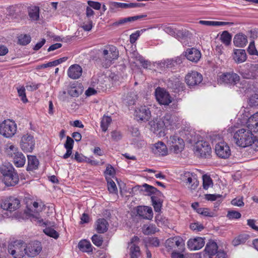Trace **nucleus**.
<instances>
[{"mask_svg": "<svg viewBox=\"0 0 258 258\" xmlns=\"http://www.w3.org/2000/svg\"><path fill=\"white\" fill-rule=\"evenodd\" d=\"M157 101L162 105H168L171 102L169 94L164 89L158 87L155 92Z\"/></svg>", "mask_w": 258, "mask_h": 258, "instance_id": "12", "label": "nucleus"}, {"mask_svg": "<svg viewBox=\"0 0 258 258\" xmlns=\"http://www.w3.org/2000/svg\"><path fill=\"white\" fill-rule=\"evenodd\" d=\"M26 246L23 241H14L8 246V251L14 258H22L25 254Z\"/></svg>", "mask_w": 258, "mask_h": 258, "instance_id": "4", "label": "nucleus"}, {"mask_svg": "<svg viewBox=\"0 0 258 258\" xmlns=\"http://www.w3.org/2000/svg\"><path fill=\"white\" fill-rule=\"evenodd\" d=\"M28 15L32 20L36 21L39 18V8L38 7L32 6L28 8Z\"/></svg>", "mask_w": 258, "mask_h": 258, "instance_id": "31", "label": "nucleus"}, {"mask_svg": "<svg viewBox=\"0 0 258 258\" xmlns=\"http://www.w3.org/2000/svg\"><path fill=\"white\" fill-rule=\"evenodd\" d=\"M242 77L246 79H253L255 78V74L248 71H245L241 73Z\"/></svg>", "mask_w": 258, "mask_h": 258, "instance_id": "57", "label": "nucleus"}, {"mask_svg": "<svg viewBox=\"0 0 258 258\" xmlns=\"http://www.w3.org/2000/svg\"><path fill=\"white\" fill-rule=\"evenodd\" d=\"M135 115L137 119L147 121L150 118L151 112L147 107L141 106L136 109Z\"/></svg>", "mask_w": 258, "mask_h": 258, "instance_id": "15", "label": "nucleus"}, {"mask_svg": "<svg viewBox=\"0 0 258 258\" xmlns=\"http://www.w3.org/2000/svg\"><path fill=\"white\" fill-rule=\"evenodd\" d=\"M185 80L187 85L191 87L199 84L203 80V77L198 72L191 71L186 75Z\"/></svg>", "mask_w": 258, "mask_h": 258, "instance_id": "14", "label": "nucleus"}, {"mask_svg": "<svg viewBox=\"0 0 258 258\" xmlns=\"http://www.w3.org/2000/svg\"><path fill=\"white\" fill-rule=\"evenodd\" d=\"M20 207V201L14 197H10L5 199L1 204L2 208L10 212L14 211Z\"/></svg>", "mask_w": 258, "mask_h": 258, "instance_id": "7", "label": "nucleus"}, {"mask_svg": "<svg viewBox=\"0 0 258 258\" xmlns=\"http://www.w3.org/2000/svg\"><path fill=\"white\" fill-rule=\"evenodd\" d=\"M92 241L95 245L100 246L102 244L103 238L101 236L95 234L92 237Z\"/></svg>", "mask_w": 258, "mask_h": 258, "instance_id": "50", "label": "nucleus"}, {"mask_svg": "<svg viewBox=\"0 0 258 258\" xmlns=\"http://www.w3.org/2000/svg\"><path fill=\"white\" fill-rule=\"evenodd\" d=\"M219 80L221 83L235 85L239 81L240 77L235 73L228 72L220 75Z\"/></svg>", "mask_w": 258, "mask_h": 258, "instance_id": "11", "label": "nucleus"}, {"mask_svg": "<svg viewBox=\"0 0 258 258\" xmlns=\"http://www.w3.org/2000/svg\"><path fill=\"white\" fill-rule=\"evenodd\" d=\"M137 214L144 219L151 220L153 217L152 209L148 206H138L137 208Z\"/></svg>", "mask_w": 258, "mask_h": 258, "instance_id": "17", "label": "nucleus"}, {"mask_svg": "<svg viewBox=\"0 0 258 258\" xmlns=\"http://www.w3.org/2000/svg\"><path fill=\"white\" fill-rule=\"evenodd\" d=\"M145 30H141L137 31L135 33L132 34L130 35V42L131 43H134L136 40L138 39V37L140 36V34L143 31Z\"/></svg>", "mask_w": 258, "mask_h": 258, "instance_id": "58", "label": "nucleus"}, {"mask_svg": "<svg viewBox=\"0 0 258 258\" xmlns=\"http://www.w3.org/2000/svg\"><path fill=\"white\" fill-rule=\"evenodd\" d=\"M129 246L131 258H139L141 254L140 247L135 243L129 244Z\"/></svg>", "mask_w": 258, "mask_h": 258, "instance_id": "30", "label": "nucleus"}, {"mask_svg": "<svg viewBox=\"0 0 258 258\" xmlns=\"http://www.w3.org/2000/svg\"><path fill=\"white\" fill-rule=\"evenodd\" d=\"M159 231L155 225H144L143 227V232L145 235L154 234Z\"/></svg>", "mask_w": 258, "mask_h": 258, "instance_id": "34", "label": "nucleus"}, {"mask_svg": "<svg viewBox=\"0 0 258 258\" xmlns=\"http://www.w3.org/2000/svg\"><path fill=\"white\" fill-rule=\"evenodd\" d=\"M233 43L237 47H244L247 43V37L242 34H237L234 37Z\"/></svg>", "mask_w": 258, "mask_h": 258, "instance_id": "24", "label": "nucleus"}, {"mask_svg": "<svg viewBox=\"0 0 258 258\" xmlns=\"http://www.w3.org/2000/svg\"><path fill=\"white\" fill-rule=\"evenodd\" d=\"M195 151L201 157L207 158L210 156L211 148L208 142L203 141H199L197 142L195 147Z\"/></svg>", "mask_w": 258, "mask_h": 258, "instance_id": "8", "label": "nucleus"}, {"mask_svg": "<svg viewBox=\"0 0 258 258\" xmlns=\"http://www.w3.org/2000/svg\"><path fill=\"white\" fill-rule=\"evenodd\" d=\"M20 146L22 150L24 151L31 152L35 146L33 137L29 134L24 135L21 138Z\"/></svg>", "mask_w": 258, "mask_h": 258, "instance_id": "10", "label": "nucleus"}, {"mask_svg": "<svg viewBox=\"0 0 258 258\" xmlns=\"http://www.w3.org/2000/svg\"><path fill=\"white\" fill-rule=\"evenodd\" d=\"M173 239L175 247H178L180 250H182L184 245L183 240L179 237H174Z\"/></svg>", "mask_w": 258, "mask_h": 258, "instance_id": "48", "label": "nucleus"}, {"mask_svg": "<svg viewBox=\"0 0 258 258\" xmlns=\"http://www.w3.org/2000/svg\"><path fill=\"white\" fill-rule=\"evenodd\" d=\"M82 74V68L79 64H75L71 66L68 71V76L73 79L79 78Z\"/></svg>", "mask_w": 258, "mask_h": 258, "instance_id": "19", "label": "nucleus"}, {"mask_svg": "<svg viewBox=\"0 0 258 258\" xmlns=\"http://www.w3.org/2000/svg\"><path fill=\"white\" fill-rule=\"evenodd\" d=\"M217 243L213 241H210L207 244L205 247V252L210 255H214L218 252Z\"/></svg>", "mask_w": 258, "mask_h": 258, "instance_id": "28", "label": "nucleus"}, {"mask_svg": "<svg viewBox=\"0 0 258 258\" xmlns=\"http://www.w3.org/2000/svg\"><path fill=\"white\" fill-rule=\"evenodd\" d=\"M18 93L19 96L21 97V100L24 103L28 102V99L26 98L25 89L24 87H22L19 89H18Z\"/></svg>", "mask_w": 258, "mask_h": 258, "instance_id": "55", "label": "nucleus"}, {"mask_svg": "<svg viewBox=\"0 0 258 258\" xmlns=\"http://www.w3.org/2000/svg\"><path fill=\"white\" fill-rule=\"evenodd\" d=\"M190 228L192 230H197L198 231H201L202 229H204V227L203 225L199 224L197 223H191L190 225Z\"/></svg>", "mask_w": 258, "mask_h": 258, "instance_id": "64", "label": "nucleus"}, {"mask_svg": "<svg viewBox=\"0 0 258 258\" xmlns=\"http://www.w3.org/2000/svg\"><path fill=\"white\" fill-rule=\"evenodd\" d=\"M220 39L226 45H229L231 41V35L228 31H224L221 35Z\"/></svg>", "mask_w": 258, "mask_h": 258, "instance_id": "41", "label": "nucleus"}, {"mask_svg": "<svg viewBox=\"0 0 258 258\" xmlns=\"http://www.w3.org/2000/svg\"><path fill=\"white\" fill-rule=\"evenodd\" d=\"M222 196L221 195L218 194H207L205 195V198L206 200L208 201H214L216 200L218 198H221Z\"/></svg>", "mask_w": 258, "mask_h": 258, "instance_id": "60", "label": "nucleus"}, {"mask_svg": "<svg viewBox=\"0 0 258 258\" xmlns=\"http://www.w3.org/2000/svg\"><path fill=\"white\" fill-rule=\"evenodd\" d=\"M17 125L11 120H5L0 124V134L6 138L12 137L16 133Z\"/></svg>", "mask_w": 258, "mask_h": 258, "instance_id": "5", "label": "nucleus"}, {"mask_svg": "<svg viewBox=\"0 0 258 258\" xmlns=\"http://www.w3.org/2000/svg\"><path fill=\"white\" fill-rule=\"evenodd\" d=\"M42 250L41 243L34 241L29 243L26 247L25 254L30 257H34L39 254Z\"/></svg>", "mask_w": 258, "mask_h": 258, "instance_id": "13", "label": "nucleus"}, {"mask_svg": "<svg viewBox=\"0 0 258 258\" xmlns=\"http://www.w3.org/2000/svg\"><path fill=\"white\" fill-rule=\"evenodd\" d=\"M31 40L30 36L27 34H21L18 37V42L22 45H26L29 44Z\"/></svg>", "mask_w": 258, "mask_h": 258, "instance_id": "42", "label": "nucleus"}, {"mask_svg": "<svg viewBox=\"0 0 258 258\" xmlns=\"http://www.w3.org/2000/svg\"><path fill=\"white\" fill-rule=\"evenodd\" d=\"M163 198L164 196L162 192L161 196L156 195L151 197L152 205L155 212H159L161 211L163 202Z\"/></svg>", "mask_w": 258, "mask_h": 258, "instance_id": "21", "label": "nucleus"}, {"mask_svg": "<svg viewBox=\"0 0 258 258\" xmlns=\"http://www.w3.org/2000/svg\"><path fill=\"white\" fill-rule=\"evenodd\" d=\"M44 233L51 237L57 239L58 237V233L53 228L47 227L43 230Z\"/></svg>", "mask_w": 258, "mask_h": 258, "instance_id": "45", "label": "nucleus"}, {"mask_svg": "<svg viewBox=\"0 0 258 258\" xmlns=\"http://www.w3.org/2000/svg\"><path fill=\"white\" fill-rule=\"evenodd\" d=\"M68 93L72 97H78L80 92L76 87H73L68 90Z\"/></svg>", "mask_w": 258, "mask_h": 258, "instance_id": "61", "label": "nucleus"}, {"mask_svg": "<svg viewBox=\"0 0 258 258\" xmlns=\"http://www.w3.org/2000/svg\"><path fill=\"white\" fill-rule=\"evenodd\" d=\"M74 143V141L73 139L69 136H67L66 142L64 145L65 148L67 149V152L63 156V159H67L71 156L72 153Z\"/></svg>", "mask_w": 258, "mask_h": 258, "instance_id": "25", "label": "nucleus"}, {"mask_svg": "<svg viewBox=\"0 0 258 258\" xmlns=\"http://www.w3.org/2000/svg\"><path fill=\"white\" fill-rule=\"evenodd\" d=\"M147 243L154 247H158L160 245V240L157 237H149L147 240Z\"/></svg>", "mask_w": 258, "mask_h": 258, "instance_id": "49", "label": "nucleus"}, {"mask_svg": "<svg viewBox=\"0 0 258 258\" xmlns=\"http://www.w3.org/2000/svg\"><path fill=\"white\" fill-rule=\"evenodd\" d=\"M28 166L27 170L31 171L38 168L39 161L35 156L28 155Z\"/></svg>", "mask_w": 258, "mask_h": 258, "instance_id": "26", "label": "nucleus"}, {"mask_svg": "<svg viewBox=\"0 0 258 258\" xmlns=\"http://www.w3.org/2000/svg\"><path fill=\"white\" fill-rule=\"evenodd\" d=\"M78 247L83 252H89L92 251L91 244L86 240L80 241L78 244Z\"/></svg>", "mask_w": 258, "mask_h": 258, "instance_id": "33", "label": "nucleus"}, {"mask_svg": "<svg viewBox=\"0 0 258 258\" xmlns=\"http://www.w3.org/2000/svg\"><path fill=\"white\" fill-rule=\"evenodd\" d=\"M213 185V181L210 176L204 174L203 175V186L205 189H208Z\"/></svg>", "mask_w": 258, "mask_h": 258, "instance_id": "44", "label": "nucleus"}, {"mask_svg": "<svg viewBox=\"0 0 258 258\" xmlns=\"http://www.w3.org/2000/svg\"><path fill=\"white\" fill-rule=\"evenodd\" d=\"M173 121V119L172 115L169 113H166L163 117L162 123L164 124L166 127L171 125Z\"/></svg>", "mask_w": 258, "mask_h": 258, "instance_id": "47", "label": "nucleus"}, {"mask_svg": "<svg viewBox=\"0 0 258 258\" xmlns=\"http://www.w3.org/2000/svg\"><path fill=\"white\" fill-rule=\"evenodd\" d=\"M108 189L111 193H115L117 189L115 182L111 179L108 180Z\"/></svg>", "mask_w": 258, "mask_h": 258, "instance_id": "54", "label": "nucleus"}, {"mask_svg": "<svg viewBox=\"0 0 258 258\" xmlns=\"http://www.w3.org/2000/svg\"><path fill=\"white\" fill-rule=\"evenodd\" d=\"M248 125L252 127L254 131H258V112L250 117L248 120Z\"/></svg>", "mask_w": 258, "mask_h": 258, "instance_id": "36", "label": "nucleus"}, {"mask_svg": "<svg viewBox=\"0 0 258 258\" xmlns=\"http://www.w3.org/2000/svg\"><path fill=\"white\" fill-rule=\"evenodd\" d=\"M231 203L233 206L238 207H242L244 205L242 197L240 198H235L231 201Z\"/></svg>", "mask_w": 258, "mask_h": 258, "instance_id": "59", "label": "nucleus"}, {"mask_svg": "<svg viewBox=\"0 0 258 258\" xmlns=\"http://www.w3.org/2000/svg\"><path fill=\"white\" fill-rule=\"evenodd\" d=\"M112 139L115 141H118L121 139V134L120 132L114 131L111 133Z\"/></svg>", "mask_w": 258, "mask_h": 258, "instance_id": "63", "label": "nucleus"}, {"mask_svg": "<svg viewBox=\"0 0 258 258\" xmlns=\"http://www.w3.org/2000/svg\"><path fill=\"white\" fill-rule=\"evenodd\" d=\"M248 104L250 106H258V94H255L251 96L249 99Z\"/></svg>", "mask_w": 258, "mask_h": 258, "instance_id": "52", "label": "nucleus"}, {"mask_svg": "<svg viewBox=\"0 0 258 258\" xmlns=\"http://www.w3.org/2000/svg\"><path fill=\"white\" fill-rule=\"evenodd\" d=\"M0 172L2 174L3 181L7 186H15L19 182V176L13 165L10 163H5L0 167Z\"/></svg>", "mask_w": 258, "mask_h": 258, "instance_id": "1", "label": "nucleus"}, {"mask_svg": "<svg viewBox=\"0 0 258 258\" xmlns=\"http://www.w3.org/2000/svg\"><path fill=\"white\" fill-rule=\"evenodd\" d=\"M152 151L158 156L166 155L168 152L166 146L162 142H158L154 144Z\"/></svg>", "mask_w": 258, "mask_h": 258, "instance_id": "20", "label": "nucleus"}, {"mask_svg": "<svg viewBox=\"0 0 258 258\" xmlns=\"http://www.w3.org/2000/svg\"><path fill=\"white\" fill-rule=\"evenodd\" d=\"M205 244L204 239L196 237L190 239L187 242V245L191 250H198L202 248Z\"/></svg>", "mask_w": 258, "mask_h": 258, "instance_id": "18", "label": "nucleus"}, {"mask_svg": "<svg viewBox=\"0 0 258 258\" xmlns=\"http://www.w3.org/2000/svg\"><path fill=\"white\" fill-rule=\"evenodd\" d=\"M247 51L250 55H258V52L255 47L254 41H251L247 48Z\"/></svg>", "mask_w": 258, "mask_h": 258, "instance_id": "51", "label": "nucleus"}, {"mask_svg": "<svg viewBox=\"0 0 258 258\" xmlns=\"http://www.w3.org/2000/svg\"><path fill=\"white\" fill-rule=\"evenodd\" d=\"M241 215L239 212L233 210L229 211L227 215V217L229 219H239L241 217Z\"/></svg>", "mask_w": 258, "mask_h": 258, "instance_id": "53", "label": "nucleus"}, {"mask_svg": "<svg viewBox=\"0 0 258 258\" xmlns=\"http://www.w3.org/2000/svg\"><path fill=\"white\" fill-rule=\"evenodd\" d=\"M199 23L202 25L206 26H224L227 25H232L233 23L231 22H219V21H204L201 20L199 21Z\"/></svg>", "mask_w": 258, "mask_h": 258, "instance_id": "35", "label": "nucleus"}, {"mask_svg": "<svg viewBox=\"0 0 258 258\" xmlns=\"http://www.w3.org/2000/svg\"><path fill=\"white\" fill-rule=\"evenodd\" d=\"M248 235H240L235 237L232 241V244L234 246H237L239 244L244 243L248 239Z\"/></svg>", "mask_w": 258, "mask_h": 258, "instance_id": "39", "label": "nucleus"}, {"mask_svg": "<svg viewBox=\"0 0 258 258\" xmlns=\"http://www.w3.org/2000/svg\"><path fill=\"white\" fill-rule=\"evenodd\" d=\"M118 56L119 52L116 47L113 45L106 46L101 52L103 66L108 68L114 60L118 58Z\"/></svg>", "mask_w": 258, "mask_h": 258, "instance_id": "3", "label": "nucleus"}, {"mask_svg": "<svg viewBox=\"0 0 258 258\" xmlns=\"http://www.w3.org/2000/svg\"><path fill=\"white\" fill-rule=\"evenodd\" d=\"M108 223L105 219H99L96 222V230L99 233H103L108 229Z\"/></svg>", "mask_w": 258, "mask_h": 258, "instance_id": "27", "label": "nucleus"}, {"mask_svg": "<svg viewBox=\"0 0 258 258\" xmlns=\"http://www.w3.org/2000/svg\"><path fill=\"white\" fill-rule=\"evenodd\" d=\"M183 55L189 61L197 62L201 57V53L200 50L195 48H187L184 51Z\"/></svg>", "mask_w": 258, "mask_h": 258, "instance_id": "16", "label": "nucleus"}, {"mask_svg": "<svg viewBox=\"0 0 258 258\" xmlns=\"http://www.w3.org/2000/svg\"><path fill=\"white\" fill-rule=\"evenodd\" d=\"M217 155L223 159L228 158L231 155V150L228 144L224 142L217 143L215 148Z\"/></svg>", "mask_w": 258, "mask_h": 258, "instance_id": "9", "label": "nucleus"}, {"mask_svg": "<svg viewBox=\"0 0 258 258\" xmlns=\"http://www.w3.org/2000/svg\"><path fill=\"white\" fill-rule=\"evenodd\" d=\"M147 15H139V16H135L133 17H130L127 18H124L121 19L115 22H114L112 24L114 26H118L120 25H124L125 23L128 22H131L132 21H135L136 20H138L139 19H140L141 18L146 17Z\"/></svg>", "mask_w": 258, "mask_h": 258, "instance_id": "23", "label": "nucleus"}, {"mask_svg": "<svg viewBox=\"0 0 258 258\" xmlns=\"http://www.w3.org/2000/svg\"><path fill=\"white\" fill-rule=\"evenodd\" d=\"M88 4L90 7H91L95 10H98L101 8V4L99 2L89 1H88Z\"/></svg>", "mask_w": 258, "mask_h": 258, "instance_id": "62", "label": "nucleus"}, {"mask_svg": "<svg viewBox=\"0 0 258 258\" xmlns=\"http://www.w3.org/2000/svg\"><path fill=\"white\" fill-rule=\"evenodd\" d=\"M233 138L235 144L238 146L245 148L252 145L255 136L251 131L241 128L234 133Z\"/></svg>", "mask_w": 258, "mask_h": 258, "instance_id": "2", "label": "nucleus"}, {"mask_svg": "<svg viewBox=\"0 0 258 258\" xmlns=\"http://www.w3.org/2000/svg\"><path fill=\"white\" fill-rule=\"evenodd\" d=\"M168 144L170 151L175 154L180 153L184 147L183 140L175 136H171L168 141Z\"/></svg>", "mask_w": 258, "mask_h": 258, "instance_id": "6", "label": "nucleus"}, {"mask_svg": "<svg viewBox=\"0 0 258 258\" xmlns=\"http://www.w3.org/2000/svg\"><path fill=\"white\" fill-rule=\"evenodd\" d=\"M143 186L145 188V191L148 192L150 195H153V196L157 195L158 196L161 195V192L153 186L145 183L143 185Z\"/></svg>", "mask_w": 258, "mask_h": 258, "instance_id": "37", "label": "nucleus"}, {"mask_svg": "<svg viewBox=\"0 0 258 258\" xmlns=\"http://www.w3.org/2000/svg\"><path fill=\"white\" fill-rule=\"evenodd\" d=\"M13 162L16 166L18 167H23L26 162L25 157L21 152L17 153L14 156Z\"/></svg>", "mask_w": 258, "mask_h": 258, "instance_id": "29", "label": "nucleus"}, {"mask_svg": "<svg viewBox=\"0 0 258 258\" xmlns=\"http://www.w3.org/2000/svg\"><path fill=\"white\" fill-rule=\"evenodd\" d=\"M184 182L191 190H195L199 185L198 180L193 175L192 176L188 177Z\"/></svg>", "mask_w": 258, "mask_h": 258, "instance_id": "32", "label": "nucleus"}, {"mask_svg": "<svg viewBox=\"0 0 258 258\" xmlns=\"http://www.w3.org/2000/svg\"><path fill=\"white\" fill-rule=\"evenodd\" d=\"M165 246L168 250H172L176 248L174 242H173V237L170 238L166 240Z\"/></svg>", "mask_w": 258, "mask_h": 258, "instance_id": "56", "label": "nucleus"}, {"mask_svg": "<svg viewBox=\"0 0 258 258\" xmlns=\"http://www.w3.org/2000/svg\"><path fill=\"white\" fill-rule=\"evenodd\" d=\"M164 30L166 33L176 38L183 35L182 31L177 30L170 26L165 27Z\"/></svg>", "mask_w": 258, "mask_h": 258, "instance_id": "38", "label": "nucleus"}, {"mask_svg": "<svg viewBox=\"0 0 258 258\" xmlns=\"http://www.w3.org/2000/svg\"><path fill=\"white\" fill-rule=\"evenodd\" d=\"M7 148L6 150V152L8 156L14 158V156L16 154V153H19L18 151V149L13 145L11 144H7Z\"/></svg>", "mask_w": 258, "mask_h": 258, "instance_id": "40", "label": "nucleus"}, {"mask_svg": "<svg viewBox=\"0 0 258 258\" xmlns=\"http://www.w3.org/2000/svg\"><path fill=\"white\" fill-rule=\"evenodd\" d=\"M233 57L237 63L244 62L246 60V54L245 50L240 49H235Z\"/></svg>", "mask_w": 258, "mask_h": 258, "instance_id": "22", "label": "nucleus"}, {"mask_svg": "<svg viewBox=\"0 0 258 258\" xmlns=\"http://www.w3.org/2000/svg\"><path fill=\"white\" fill-rule=\"evenodd\" d=\"M112 119L110 117L104 116L101 122V127L103 132H105L108 128L109 125L110 124Z\"/></svg>", "mask_w": 258, "mask_h": 258, "instance_id": "43", "label": "nucleus"}, {"mask_svg": "<svg viewBox=\"0 0 258 258\" xmlns=\"http://www.w3.org/2000/svg\"><path fill=\"white\" fill-rule=\"evenodd\" d=\"M137 99V95L134 91L130 92L127 94L126 100L129 105H134Z\"/></svg>", "mask_w": 258, "mask_h": 258, "instance_id": "46", "label": "nucleus"}]
</instances>
